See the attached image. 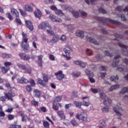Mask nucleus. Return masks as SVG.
I'll list each match as a JSON object with an SVG mask.
<instances>
[{
	"mask_svg": "<svg viewBox=\"0 0 128 128\" xmlns=\"http://www.w3.org/2000/svg\"><path fill=\"white\" fill-rule=\"evenodd\" d=\"M93 18L94 20H96L100 22H102V24H107L108 22H109V24H116V26H120V22H119L114 20L110 18L98 17V16H94Z\"/></svg>",
	"mask_w": 128,
	"mask_h": 128,
	"instance_id": "nucleus-1",
	"label": "nucleus"
},
{
	"mask_svg": "<svg viewBox=\"0 0 128 128\" xmlns=\"http://www.w3.org/2000/svg\"><path fill=\"white\" fill-rule=\"evenodd\" d=\"M22 40L21 44V46L24 52H28V48H30L28 43V39L27 38L28 35L22 32Z\"/></svg>",
	"mask_w": 128,
	"mask_h": 128,
	"instance_id": "nucleus-2",
	"label": "nucleus"
},
{
	"mask_svg": "<svg viewBox=\"0 0 128 128\" xmlns=\"http://www.w3.org/2000/svg\"><path fill=\"white\" fill-rule=\"evenodd\" d=\"M18 66L20 70H25V72L26 74H30L32 73V68H30V65L28 64H27L26 66V65L24 64H18Z\"/></svg>",
	"mask_w": 128,
	"mask_h": 128,
	"instance_id": "nucleus-3",
	"label": "nucleus"
},
{
	"mask_svg": "<svg viewBox=\"0 0 128 128\" xmlns=\"http://www.w3.org/2000/svg\"><path fill=\"white\" fill-rule=\"evenodd\" d=\"M76 118L78 120H81L83 122H88V114L86 112H82L80 114H77Z\"/></svg>",
	"mask_w": 128,
	"mask_h": 128,
	"instance_id": "nucleus-4",
	"label": "nucleus"
},
{
	"mask_svg": "<svg viewBox=\"0 0 128 128\" xmlns=\"http://www.w3.org/2000/svg\"><path fill=\"white\" fill-rule=\"evenodd\" d=\"M114 110L116 112L117 116L120 117L122 116V106L116 105L114 107Z\"/></svg>",
	"mask_w": 128,
	"mask_h": 128,
	"instance_id": "nucleus-5",
	"label": "nucleus"
},
{
	"mask_svg": "<svg viewBox=\"0 0 128 128\" xmlns=\"http://www.w3.org/2000/svg\"><path fill=\"white\" fill-rule=\"evenodd\" d=\"M118 45L120 46V48H122V50L123 54L128 56V47L122 42H118Z\"/></svg>",
	"mask_w": 128,
	"mask_h": 128,
	"instance_id": "nucleus-6",
	"label": "nucleus"
},
{
	"mask_svg": "<svg viewBox=\"0 0 128 128\" xmlns=\"http://www.w3.org/2000/svg\"><path fill=\"white\" fill-rule=\"evenodd\" d=\"M46 28L50 30H52V26L46 22H42L38 26V28H40L41 30H46Z\"/></svg>",
	"mask_w": 128,
	"mask_h": 128,
	"instance_id": "nucleus-7",
	"label": "nucleus"
},
{
	"mask_svg": "<svg viewBox=\"0 0 128 128\" xmlns=\"http://www.w3.org/2000/svg\"><path fill=\"white\" fill-rule=\"evenodd\" d=\"M117 70L118 72H128V67L122 64L118 65L117 66Z\"/></svg>",
	"mask_w": 128,
	"mask_h": 128,
	"instance_id": "nucleus-8",
	"label": "nucleus"
},
{
	"mask_svg": "<svg viewBox=\"0 0 128 128\" xmlns=\"http://www.w3.org/2000/svg\"><path fill=\"white\" fill-rule=\"evenodd\" d=\"M56 114L62 120H66V115L64 114V112L63 110H58Z\"/></svg>",
	"mask_w": 128,
	"mask_h": 128,
	"instance_id": "nucleus-9",
	"label": "nucleus"
},
{
	"mask_svg": "<svg viewBox=\"0 0 128 128\" xmlns=\"http://www.w3.org/2000/svg\"><path fill=\"white\" fill-rule=\"evenodd\" d=\"M55 76H56L57 80H62V79L64 78V74H62V71L60 70L55 73Z\"/></svg>",
	"mask_w": 128,
	"mask_h": 128,
	"instance_id": "nucleus-10",
	"label": "nucleus"
},
{
	"mask_svg": "<svg viewBox=\"0 0 128 128\" xmlns=\"http://www.w3.org/2000/svg\"><path fill=\"white\" fill-rule=\"evenodd\" d=\"M120 58V55H118L114 57V60L112 64L113 68H116V66L118 64V62H120V60L118 58Z\"/></svg>",
	"mask_w": 128,
	"mask_h": 128,
	"instance_id": "nucleus-11",
	"label": "nucleus"
},
{
	"mask_svg": "<svg viewBox=\"0 0 128 128\" xmlns=\"http://www.w3.org/2000/svg\"><path fill=\"white\" fill-rule=\"evenodd\" d=\"M87 40L88 42H92V44H93L96 46H98V44H100V42H98V40H96L92 37H88Z\"/></svg>",
	"mask_w": 128,
	"mask_h": 128,
	"instance_id": "nucleus-12",
	"label": "nucleus"
},
{
	"mask_svg": "<svg viewBox=\"0 0 128 128\" xmlns=\"http://www.w3.org/2000/svg\"><path fill=\"white\" fill-rule=\"evenodd\" d=\"M4 96H6L8 98V99L9 100H11L12 102L13 100H12V98H14V96H16V94H14V93H12V92H9L8 93H4Z\"/></svg>",
	"mask_w": 128,
	"mask_h": 128,
	"instance_id": "nucleus-13",
	"label": "nucleus"
},
{
	"mask_svg": "<svg viewBox=\"0 0 128 128\" xmlns=\"http://www.w3.org/2000/svg\"><path fill=\"white\" fill-rule=\"evenodd\" d=\"M49 18L51 20L52 22H62V19L58 18L52 14L50 15Z\"/></svg>",
	"mask_w": 128,
	"mask_h": 128,
	"instance_id": "nucleus-14",
	"label": "nucleus"
},
{
	"mask_svg": "<svg viewBox=\"0 0 128 128\" xmlns=\"http://www.w3.org/2000/svg\"><path fill=\"white\" fill-rule=\"evenodd\" d=\"M120 84H115L112 85L110 88H109L108 90V92H112V90H118L120 88Z\"/></svg>",
	"mask_w": 128,
	"mask_h": 128,
	"instance_id": "nucleus-15",
	"label": "nucleus"
},
{
	"mask_svg": "<svg viewBox=\"0 0 128 128\" xmlns=\"http://www.w3.org/2000/svg\"><path fill=\"white\" fill-rule=\"evenodd\" d=\"M17 82L19 84H28V80L24 77L17 78Z\"/></svg>",
	"mask_w": 128,
	"mask_h": 128,
	"instance_id": "nucleus-16",
	"label": "nucleus"
},
{
	"mask_svg": "<svg viewBox=\"0 0 128 128\" xmlns=\"http://www.w3.org/2000/svg\"><path fill=\"white\" fill-rule=\"evenodd\" d=\"M26 26H27V28L30 30H34V26L32 25V23L30 22V20H26L25 21Z\"/></svg>",
	"mask_w": 128,
	"mask_h": 128,
	"instance_id": "nucleus-17",
	"label": "nucleus"
},
{
	"mask_svg": "<svg viewBox=\"0 0 128 128\" xmlns=\"http://www.w3.org/2000/svg\"><path fill=\"white\" fill-rule=\"evenodd\" d=\"M118 75H112L110 77V80L111 82H118Z\"/></svg>",
	"mask_w": 128,
	"mask_h": 128,
	"instance_id": "nucleus-18",
	"label": "nucleus"
},
{
	"mask_svg": "<svg viewBox=\"0 0 128 128\" xmlns=\"http://www.w3.org/2000/svg\"><path fill=\"white\" fill-rule=\"evenodd\" d=\"M103 104L104 106H108L112 104V99L110 98H107L103 100Z\"/></svg>",
	"mask_w": 128,
	"mask_h": 128,
	"instance_id": "nucleus-19",
	"label": "nucleus"
},
{
	"mask_svg": "<svg viewBox=\"0 0 128 128\" xmlns=\"http://www.w3.org/2000/svg\"><path fill=\"white\" fill-rule=\"evenodd\" d=\"M58 40H60V36L58 35H54L51 40V42L52 44H56V42H58Z\"/></svg>",
	"mask_w": 128,
	"mask_h": 128,
	"instance_id": "nucleus-20",
	"label": "nucleus"
},
{
	"mask_svg": "<svg viewBox=\"0 0 128 128\" xmlns=\"http://www.w3.org/2000/svg\"><path fill=\"white\" fill-rule=\"evenodd\" d=\"M11 13L13 16H16V18L18 17L19 14L18 12V10L16 9H14V8H11Z\"/></svg>",
	"mask_w": 128,
	"mask_h": 128,
	"instance_id": "nucleus-21",
	"label": "nucleus"
},
{
	"mask_svg": "<svg viewBox=\"0 0 128 128\" xmlns=\"http://www.w3.org/2000/svg\"><path fill=\"white\" fill-rule=\"evenodd\" d=\"M34 14L36 18H40L42 16V12L40 10L38 9L36 12H34Z\"/></svg>",
	"mask_w": 128,
	"mask_h": 128,
	"instance_id": "nucleus-22",
	"label": "nucleus"
},
{
	"mask_svg": "<svg viewBox=\"0 0 128 128\" xmlns=\"http://www.w3.org/2000/svg\"><path fill=\"white\" fill-rule=\"evenodd\" d=\"M128 93V87L123 88L120 92V94H124Z\"/></svg>",
	"mask_w": 128,
	"mask_h": 128,
	"instance_id": "nucleus-23",
	"label": "nucleus"
},
{
	"mask_svg": "<svg viewBox=\"0 0 128 128\" xmlns=\"http://www.w3.org/2000/svg\"><path fill=\"white\" fill-rule=\"evenodd\" d=\"M34 96L36 98H40V91L37 89L34 90Z\"/></svg>",
	"mask_w": 128,
	"mask_h": 128,
	"instance_id": "nucleus-24",
	"label": "nucleus"
},
{
	"mask_svg": "<svg viewBox=\"0 0 128 128\" xmlns=\"http://www.w3.org/2000/svg\"><path fill=\"white\" fill-rule=\"evenodd\" d=\"M76 36L79 38H84V31L78 30L76 32Z\"/></svg>",
	"mask_w": 128,
	"mask_h": 128,
	"instance_id": "nucleus-25",
	"label": "nucleus"
},
{
	"mask_svg": "<svg viewBox=\"0 0 128 128\" xmlns=\"http://www.w3.org/2000/svg\"><path fill=\"white\" fill-rule=\"evenodd\" d=\"M106 126V123L104 120H100V124L98 126L99 128H104Z\"/></svg>",
	"mask_w": 128,
	"mask_h": 128,
	"instance_id": "nucleus-26",
	"label": "nucleus"
},
{
	"mask_svg": "<svg viewBox=\"0 0 128 128\" xmlns=\"http://www.w3.org/2000/svg\"><path fill=\"white\" fill-rule=\"evenodd\" d=\"M24 10H26V12H32V7L30 5L26 4L24 6Z\"/></svg>",
	"mask_w": 128,
	"mask_h": 128,
	"instance_id": "nucleus-27",
	"label": "nucleus"
},
{
	"mask_svg": "<svg viewBox=\"0 0 128 128\" xmlns=\"http://www.w3.org/2000/svg\"><path fill=\"white\" fill-rule=\"evenodd\" d=\"M100 96L101 100H104L107 98H106V94H104V92H100Z\"/></svg>",
	"mask_w": 128,
	"mask_h": 128,
	"instance_id": "nucleus-28",
	"label": "nucleus"
},
{
	"mask_svg": "<svg viewBox=\"0 0 128 128\" xmlns=\"http://www.w3.org/2000/svg\"><path fill=\"white\" fill-rule=\"evenodd\" d=\"M85 72L87 76H88L89 77L92 78L94 77V73L92 72H90V70H85Z\"/></svg>",
	"mask_w": 128,
	"mask_h": 128,
	"instance_id": "nucleus-29",
	"label": "nucleus"
},
{
	"mask_svg": "<svg viewBox=\"0 0 128 128\" xmlns=\"http://www.w3.org/2000/svg\"><path fill=\"white\" fill-rule=\"evenodd\" d=\"M38 83L39 84H40V86H46L44 81L42 80L40 78H38Z\"/></svg>",
	"mask_w": 128,
	"mask_h": 128,
	"instance_id": "nucleus-30",
	"label": "nucleus"
},
{
	"mask_svg": "<svg viewBox=\"0 0 128 128\" xmlns=\"http://www.w3.org/2000/svg\"><path fill=\"white\" fill-rule=\"evenodd\" d=\"M106 76V72H100L98 74V78H104Z\"/></svg>",
	"mask_w": 128,
	"mask_h": 128,
	"instance_id": "nucleus-31",
	"label": "nucleus"
},
{
	"mask_svg": "<svg viewBox=\"0 0 128 128\" xmlns=\"http://www.w3.org/2000/svg\"><path fill=\"white\" fill-rule=\"evenodd\" d=\"M110 110V108L106 106H104L102 108V112H108Z\"/></svg>",
	"mask_w": 128,
	"mask_h": 128,
	"instance_id": "nucleus-32",
	"label": "nucleus"
},
{
	"mask_svg": "<svg viewBox=\"0 0 128 128\" xmlns=\"http://www.w3.org/2000/svg\"><path fill=\"white\" fill-rule=\"evenodd\" d=\"M52 108L54 110H56V111L58 110V104H56V102H54L53 103Z\"/></svg>",
	"mask_w": 128,
	"mask_h": 128,
	"instance_id": "nucleus-33",
	"label": "nucleus"
},
{
	"mask_svg": "<svg viewBox=\"0 0 128 128\" xmlns=\"http://www.w3.org/2000/svg\"><path fill=\"white\" fill-rule=\"evenodd\" d=\"M74 104H75L76 108H80L82 107V102H80L75 101L74 102Z\"/></svg>",
	"mask_w": 128,
	"mask_h": 128,
	"instance_id": "nucleus-34",
	"label": "nucleus"
},
{
	"mask_svg": "<svg viewBox=\"0 0 128 128\" xmlns=\"http://www.w3.org/2000/svg\"><path fill=\"white\" fill-rule=\"evenodd\" d=\"M72 14H73V16H74V18H78L80 16V11L76 12V11H73L72 12Z\"/></svg>",
	"mask_w": 128,
	"mask_h": 128,
	"instance_id": "nucleus-35",
	"label": "nucleus"
},
{
	"mask_svg": "<svg viewBox=\"0 0 128 128\" xmlns=\"http://www.w3.org/2000/svg\"><path fill=\"white\" fill-rule=\"evenodd\" d=\"M118 18H121L122 20H126V18L124 14H118Z\"/></svg>",
	"mask_w": 128,
	"mask_h": 128,
	"instance_id": "nucleus-36",
	"label": "nucleus"
},
{
	"mask_svg": "<svg viewBox=\"0 0 128 128\" xmlns=\"http://www.w3.org/2000/svg\"><path fill=\"white\" fill-rule=\"evenodd\" d=\"M42 76V78L44 80L43 82H48V76L44 75V74H43Z\"/></svg>",
	"mask_w": 128,
	"mask_h": 128,
	"instance_id": "nucleus-37",
	"label": "nucleus"
},
{
	"mask_svg": "<svg viewBox=\"0 0 128 128\" xmlns=\"http://www.w3.org/2000/svg\"><path fill=\"white\" fill-rule=\"evenodd\" d=\"M56 14H58V16H64V13L62 12V11L60 10H57L55 12Z\"/></svg>",
	"mask_w": 128,
	"mask_h": 128,
	"instance_id": "nucleus-38",
	"label": "nucleus"
},
{
	"mask_svg": "<svg viewBox=\"0 0 128 128\" xmlns=\"http://www.w3.org/2000/svg\"><path fill=\"white\" fill-rule=\"evenodd\" d=\"M21 116L22 117V121L26 122V116L24 114L21 112L20 113Z\"/></svg>",
	"mask_w": 128,
	"mask_h": 128,
	"instance_id": "nucleus-39",
	"label": "nucleus"
},
{
	"mask_svg": "<svg viewBox=\"0 0 128 128\" xmlns=\"http://www.w3.org/2000/svg\"><path fill=\"white\" fill-rule=\"evenodd\" d=\"M43 124H44V128H50V123H48V122L47 121L44 120L43 122Z\"/></svg>",
	"mask_w": 128,
	"mask_h": 128,
	"instance_id": "nucleus-40",
	"label": "nucleus"
},
{
	"mask_svg": "<svg viewBox=\"0 0 128 128\" xmlns=\"http://www.w3.org/2000/svg\"><path fill=\"white\" fill-rule=\"evenodd\" d=\"M82 104L84 106H88L90 104V102H86L84 100L83 102H82Z\"/></svg>",
	"mask_w": 128,
	"mask_h": 128,
	"instance_id": "nucleus-41",
	"label": "nucleus"
},
{
	"mask_svg": "<svg viewBox=\"0 0 128 128\" xmlns=\"http://www.w3.org/2000/svg\"><path fill=\"white\" fill-rule=\"evenodd\" d=\"M62 96H58L56 97L54 100V102H60V100H62Z\"/></svg>",
	"mask_w": 128,
	"mask_h": 128,
	"instance_id": "nucleus-42",
	"label": "nucleus"
},
{
	"mask_svg": "<svg viewBox=\"0 0 128 128\" xmlns=\"http://www.w3.org/2000/svg\"><path fill=\"white\" fill-rule=\"evenodd\" d=\"M46 32L48 34H49V36H54V31H52V29H50V30L48 29L46 30Z\"/></svg>",
	"mask_w": 128,
	"mask_h": 128,
	"instance_id": "nucleus-43",
	"label": "nucleus"
},
{
	"mask_svg": "<svg viewBox=\"0 0 128 128\" xmlns=\"http://www.w3.org/2000/svg\"><path fill=\"white\" fill-rule=\"evenodd\" d=\"M78 92H76V91H73L72 93V98H78Z\"/></svg>",
	"mask_w": 128,
	"mask_h": 128,
	"instance_id": "nucleus-44",
	"label": "nucleus"
},
{
	"mask_svg": "<svg viewBox=\"0 0 128 128\" xmlns=\"http://www.w3.org/2000/svg\"><path fill=\"white\" fill-rule=\"evenodd\" d=\"M104 54L107 56H110V58H112V54L108 50H106L104 52Z\"/></svg>",
	"mask_w": 128,
	"mask_h": 128,
	"instance_id": "nucleus-45",
	"label": "nucleus"
},
{
	"mask_svg": "<svg viewBox=\"0 0 128 128\" xmlns=\"http://www.w3.org/2000/svg\"><path fill=\"white\" fill-rule=\"evenodd\" d=\"M4 64L5 66H6V68H10V66L12 65V63L11 62H6L4 63Z\"/></svg>",
	"mask_w": 128,
	"mask_h": 128,
	"instance_id": "nucleus-46",
	"label": "nucleus"
},
{
	"mask_svg": "<svg viewBox=\"0 0 128 128\" xmlns=\"http://www.w3.org/2000/svg\"><path fill=\"white\" fill-rule=\"evenodd\" d=\"M98 12H101V14H106L107 12L104 10V9L103 8H100L98 9Z\"/></svg>",
	"mask_w": 128,
	"mask_h": 128,
	"instance_id": "nucleus-47",
	"label": "nucleus"
},
{
	"mask_svg": "<svg viewBox=\"0 0 128 128\" xmlns=\"http://www.w3.org/2000/svg\"><path fill=\"white\" fill-rule=\"evenodd\" d=\"M60 40L62 42H66V36L65 35H62L60 38Z\"/></svg>",
	"mask_w": 128,
	"mask_h": 128,
	"instance_id": "nucleus-48",
	"label": "nucleus"
},
{
	"mask_svg": "<svg viewBox=\"0 0 128 128\" xmlns=\"http://www.w3.org/2000/svg\"><path fill=\"white\" fill-rule=\"evenodd\" d=\"M31 104L34 106H38V102L34 100L31 101Z\"/></svg>",
	"mask_w": 128,
	"mask_h": 128,
	"instance_id": "nucleus-49",
	"label": "nucleus"
},
{
	"mask_svg": "<svg viewBox=\"0 0 128 128\" xmlns=\"http://www.w3.org/2000/svg\"><path fill=\"white\" fill-rule=\"evenodd\" d=\"M79 14H80L82 16H86V12L82 10H79Z\"/></svg>",
	"mask_w": 128,
	"mask_h": 128,
	"instance_id": "nucleus-50",
	"label": "nucleus"
},
{
	"mask_svg": "<svg viewBox=\"0 0 128 128\" xmlns=\"http://www.w3.org/2000/svg\"><path fill=\"white\" fill-rule=\"evenodd\" d=\"M114 38H124V36L120 34H114Z\"/></svg>",
	"mask_w": 128,
	"mask_h": 128,
	"instance_id": "nucleus-51",
	"label": "nucleus"
},
{
	"mask_svg": "<svg viewBox=\"0 0 128 128\" xmlns=\"http://www.w3.org/2000/svg\"><path fill=\"white\" fill-rule=\"evenodd\" d=\"M49 58L50 60H52V62H54V60H56V58H54V56L52 54H50L49 56Z\"/></svg>",
	"mask_w": 128,
	"mask_h": 128,
	"instance_id": "nucleus-52",
	"label": "nucleus"
},
{
	"mask_svg": "<svg viewBox=\"0 0 128 128\" xmlns=\"http://www.w3.org/2000/svg\"><path fill=\"white\" fill-rule=\"evenodd\" d=\"M68 28L69 30H74L76 28L72 25H68Z\"/></svg>",
	"mask_w": 128,
	"mask_h": 128,
	"instance_id": "nucleus-53",
	"label": "nucleus"
},
{
	"mask_svg": "<svg viewBox=\"0 0 128 128\" xmlns=\"http://www.w3.org/2000/svg\"><path fill=\"white\" fill-rule=\"evenodd\" d=\"M80 76V72H78L77 73H74L72 74V76L74 78H78Z\"/></svg>",
	"mask_w": 128,
	"mask_h": 128,
	"instance_id": "nucleus-54",
	"label": "nucleus"
},
{
	"mask_svg": "<svg viewBox=\"0 0 128 128\" xmlns=\"http://www.w3.org/2000/svg\"><path fill=\"white\" fill-rule=\"evenodd\" d=\"M26 90H27V92H32V86H30V85H28L26 86Z\"/></svg>",
	"mask_w": 128,
	"mask_h": 128,
	"instance_id": "nucleus-55",
	"label": "nucleus"
},
{
	"mask_svg": "<svg viewBox=\"0 0 128 128\" xmlns=\"http://www.w3.org/2000/svg\"><path fill=\"white\" fill-rule=\"evenodd\" d=\"M29 82L30 84L32 86H36V83L34 82V80H30Z\"/></svg>",
	"mask_w": 128,
	"mask_h": 128,
	"instance_id": "nucleus-56",
	"label": "nucleus"
},
{
	"mask_svg": "<svg viewBox=\"0 0 128 128\" xmlns=\"http://www.w3.org/2000/svg\"><path fill=\"white\" fill-rule=\"evenodd\" d=\"M80 66L81 68H86V63L84 62L81 61Z\"/></svg>",
	"mask_w": 128,
	"mask_h": 128,
	"instance_id": "nucleus-57",
	"label": "nucleus"
},
{
	"mask_svg": "<svg viewBox=\"0 0 128 128\" xmlns=\"http://www.w3.org/2000/svg\"><path fill=\"white\" fill-rule=\"evenodd\" d=\"M19 11L22 16H26V11L22 10L21 9H19Z\"/></svg>",
	"mask_w": 128,
	"mask_h": 128,
	"instance_id": "nucleus-58",
	"label": "nucleus"
},
{
	"mask_svg": "<svg viewBox=\"0 0 128 128\" xmlns=\"http://www.w3.org/2000/svg\"><path fill=\"white\" fill-rule=\"evenodd\" d=\"M30 56H28V55H26L25 54V56H24L23 60H30Z\"/></svg>",
	"mask_w": 128,
	"mask_h": 128,
	"instance_id": "nucleus-59",
	"label": "nucleus"
},
{
	"mask_svg": "<svg viewBox=\"0 0 128 128\" xmlns=\"http://www.w3.org/2000/svg\"><path fill=\"white\" fill-rule=\"evenodd\" d=\"M6 16L8 18H9V20H12V14H10V12L6 14Z\"/></svg>",
	"mask_w": 128,
	"mask_h": 128,
	"instance_id": "nucleus-60",
	"label": "nucleus"
},
{
	"mask_svg": "<svg viewBox=\"0 0 128 128\" xmlns=\"http://www.w3.org/2000/svg\"><path fill=\"white\" fill-rule=\"evenodd\" d=\"M63 50L64 52H65L66 56H68V54H70V51L66 50V48H64Z\"/></svg>",
	"mask_w": 128,
	"mask_h": 128,
	"instance_id": "nucleus-61",
	"label": "nucleus"
},
{
	"mask_svg": "<svg viewBox=\"0 0 128 128\" xmlns=\"http://www.w3.org/2000/svg\"><path fill=\"white\" fill-rule=\"evenodd\" d=\"M2 58H10V56H8V54H2Z\"/></svg>",
	"mask_w": 128,
	"mask_h": 128,
	"instance_id": "nucleus-62",
	"label": "nucleus"
},
{
	"mask_svg": "<svg viewBox=\"0 0 128 128\" xmlns=\"http://www.w3.org/2000/svg\"><path fill=\"white\" fill-rule=\"evenodd\" d=\"M71 124L73 126H76V124H78V122H76V120H72Z\"/></svg>",
	"mask_w": 128,
	"mask_h": 128,
	"instance_id": "nucleus-63",
	"label": "nucleus"
},
{
	"mask_svg": "<svg viewBox=\"0 0 128 128\" xmlns=\"http://www.w3.org/2000/svg\"><path fill=\"white\" fill-rule=\"evenodd\" d=\"M80 62H82V61L78 60L74 61V64L76 66H80Z\"/></svg>",
	"mask_w": 128,
	"mask_h": 128,
	"instance_id": "nucleus-64",
	"label": "nucleus"
}]
</instances>
